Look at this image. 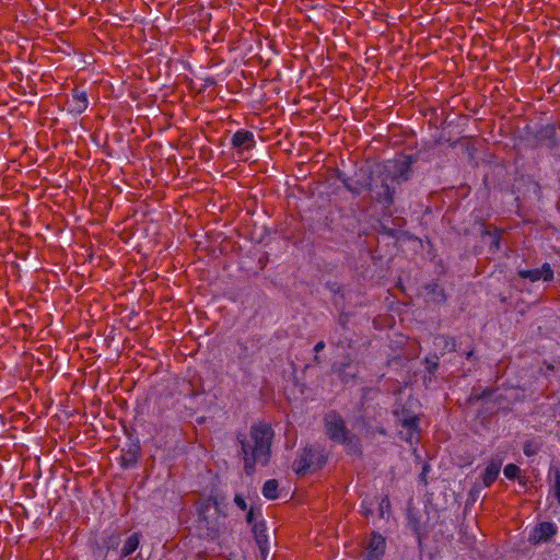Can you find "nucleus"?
Returning a JSON list of instances; mask_svg holds the SVG:
<instances>
[{
    "mask_svg": "<svg viewBox=\"0 0 560 560\" xmlns=\"http://www.w3.org/2000/svg\"><path fill=\"white\" fill-rule=\"evenodd\" d=\"M272 436L273 431L269 424L258 423L252 427L249 440L241 441L247 474H252L256 465L269 462Z\"/></svg>",
    "mask_w": 560,
    "mask_h": 560,
    "instance_id": "f257e3e1",
    "label": "nucleus"
},
{
    "mask_svg": "<svg viewBox=\"0 0 560 560\" xmlns=\"http://www.w3.org/2000/svg\"><path fill=\"white\" fill-rule=\"evenodd\" d=\"M412 160L409 155H400L394 160H388L382 166L380 172L383 176L382 183L385 189V195L392 200L393 192L390 186L400 184L406 180L411 171Z\"/></svg>",
    "mask_w": 560,
    "mask_h": 560,
    "instance_id": "f03ea898",
    "label": "nucleus"
},
{
    "mask_svg": "<svg viewBox=\"0 0 560 560\" xmlns=\"http://www.w3.org/2000/svg\"><path fill=\"white\" fill-rule=\"evenodd\" d=\"M198 523L199 529H207L206 536L210 539H215L219 536L222 526L220 513V502L218 500L209 499L198 506Z\"/></svg>",
    "mask_w": 560,
    "mask_h": 560,
    "instance_id": "7ed1b4c3",
    "label": "nucleus"
},
{
    "mask_svg": "<svg viewBox=\"0 0 560 560\" xmlns=\"http://www.w3.org/2000/svg\"><path fill=\"white\" fill-rule=\"evenodd\" d=\"M325 427L329 438L336 442L347 445H355L352 438L349 436L343 420L336 412H329L325 417Z\"/></svg>",
    "mask_w": 560,
    "mask_h": 560,
    "instance_id": "20e7f679",
    "label": "nucleus"
},
{
    "mask_svg": "<svg viewBox=\"0 0 560 560\" xmlns=\"http://www.w3.org/2000/svg\"><path fill=\"white\" fill-rule=\"evenodd\" d=\"M386 551V539L380 533H373L361 560H382Z\"/></svg>",
    "mask_w": 560,
    "mask_h": 560,
    "instance_id": "39448f33",
    "label": "nucleus"
},
{
    "mask_svg": "<svg viewBox=\"0 0 560 560\" xmlns=\"http://www.w3.org/2000/svg\"><path fill=\"white\" fill-rule=\"evenodd\" d=\"M557 527L553 523L542 522L532 529L528 540L533 544L549 540L556 534Z\"/></svg>",
    "mask_w": 560,
    "mask_h": 560,
    "instance_id": "423d86ee",
    "label": "nucleus"
},
{
    "mask_svg": "<svg viewBox=\"0 0 560 560\" xmlns=\"http://www.w3.org/2000/svg\"><path fill=\"white\" fill-rule=\"evenodd\" d=\"M404 430L400 432L401 438L413 445L419 441V419L416 416L405 418L401 422Z\"/></svg>",
    "mask_w": 560,
    "mask_h": 560,
    "instance_id": "0eeeda50",
    "label": "nucleus"
},
{
    "mask_svg": "<svg viewBox=\"0 0 560 560\" xmlns=\"http://www.w3.org/2000/svg\"><path fill=\"white\" fill-rule=\"evenodd\" d=\"M518 273L522 278L529 279L532 282L549 281L553 278V271L549 264H544L540 268L520 270Z\"/></svg>",
    "mask_w": 560,
    "mask_h": 560,
    "instance_id": "6e6552de",
    "label": "nucleus"
},
{
    "mask_svg": "<svg viewBox=\"0 0 560 560\" xmlns=\"http://www.w3.org/2000/svg\"><path fill=\"white\" fill-rule=\"evenodd\" d=\"M89 106L88 95L84 91H74L68 102L69 112L75 115L82 114Z\"/></svg>",
    "mask_w": 560,
    "mask_h": 560,
    "instance_id": "1a4fd4ad",
    "label": "nucleus"
},
{
    "mask_svg": "<svg viewBox=\"0 0 560 560\" xmlns=\"http://www.w3.org/2000/svg\"><path fill=\"white\" fill-rule=\"evenodd\" d=\"M233 147L241 150H249L255 145V137L252 131L238 130L232 137Z\"/></svg>",
    "mask_w": 560,
    "mask_h": 560,
    "instance_id": "9d476101",
    "label": "nucleus"
},
{
    "mask_svg": "<svg viewBox=\"0 0 560 560\" xmlns=\"http://www.w3.org/2000/svg\"><path fill=\"white\" fill-rule=\"evenodd\" d=\"M253 532L262 557L268 555V535L264 523H254Z\"/></svg>",
    "mask_w": 560,
    "mask_h": 560,
    "instance_id": "9b49d317",
    "label": "nucleus"
},
{
    "mask_svg": "<svg viewBox=\"0 0 560 560\" xmlns=\"http://www.w3.org/2000/svg\"><path fill=\"white\" fill-rule=\"evenodd\" d=\"M501 469V465L499 463H490L483 472L482 481L488 487L490 486L498 477Z\"/></svg>",
    "mask_w": 560,
    "mask_h": 560,
    "instance_id": "f8f14e48",
    "label": "nucleus"
},
{
    "mask_svg": "<svg viewBox=\"0 0 560 560\" xmlns=\"http://www.w3.org/2000/svg\"><path fill=\"white\" fill-rule=\"evenodd\" d=\"M139 542H140V539H139L138 534L130 535L122 546L121 556L122 557L130 556L139 547Z\"/></svg>",
    "mask_w": 560,
    "mask_h": 560,
    "instance_id": "ddd939ff",
    "label": "nucleus"
},
{
    "mask_svg": "<svg viewBox=\"0 0 560 560\" xmlns=\"http://www.w3.org/2000/svg\"><path fill=\"white\" fill-rule=\"evenodd\" d=\"M262 494L268 500H275L278 498V481L269 479L264 483Z\"/></svg>",
    "mask_w": 560,
    "mask_h": 560,
    "instance_id": "4468645a",
    "label": "nucleus"
},
{
    "mask_svg": "<svg viewBox=\"0 0 560 560\" xmlns=\"http://www.w3.org/2000/svg\"><path fill=\"white\" fill-rule=\"evenodd\" d=\"M380 517L386 518L390 515V502L387 497L381 499L378 503Z\"/></svg>",
    "mask_w": 560,
    "mask_h": 560,
    "instance_id": "2eb2a0df",
    "label": "nucleus"
},
{
    "mask_svg": "<svg viewBox=\"0 0 560 560\" xmlns=\"http://www.w3.org/2000/svg\"><path fill=\"white\" fill-rule=\"evenodd\" d=\"M540 444L536 441H527L524 444L523 451L526 456H534L538 453Z\"/></svg>",
    "mask_w": 560,
    "mask_h": 560,
    "instance_id": "dca6fc26",
    "label": "nucleus"
},
{
    "mask_svg": "<svg viewBox=\"0 0 560 560\" xmlns=\"http://www.w3.org/2000/svg\"><path fill=\"white\" fill-rule=\"evenodd\" d=\"M503 472L508 479H515L520 474V468L514 464H509L505 466Z\"/></svg>",
    "mask_w": 560,
    "mask_h": 560,
    "instance_id": "f3484780",
    "label": "nucleus"
},
{
    "mask_svg": "<svg viewBox=\"0 0 560 560\" xmlns=\"http://www.w3.org/2000/svg\"><path fill=\"white\" fill-rule=\"evenodd\" d=\"M553 494L558 499V502L560 503V474L558 471L556 472L555 476Z\"/></svg>",
    "mask_w": 560,
    "mask_h": 560,
    "instance_id": "a211bd4d",
    "label": "nucleus"
},
{
    "mask_svg": "<svg viewBox=\"0 0 560 560\" xmlns=\"http://www.w3.org/2000/svg\"><path fill=\"white\" fill-rule=\"evenodd\" d=\"M234 502L241 510H246L247 504L243 495L235 494Z\"/></svg>",
    "mask_w": 560,
    "mask_h": 560,
    "instance_id": "6ab92c4d",
    "label": "nucleus"
},
{
    "mask_svg": "<svg viewBox=\"0 0 560 560\" xmlns=\"http://www.w3.org/2000/svg\"><path fill=\"white\" fill-rule=\"evenodd\" d=\"M255 517H256L255 510H254V508H250L249 511L246 514V521L249 524H253L255 522Z\"/></svg>",
    "mask_w": 560,
    "mask_h": 560,
    "instance_id": "aec40b11",
    "label": "nucleus"
},
{
    "mask_svg": "<svg viewBox=\"0 0 560 560\" xmlns=\"http://www.w3.org/2000/svg\"><path fill=\"white\" fill-rule=\"evenodd\" d=\"M361 508L364 515L368 516L372 513L371 506H369L365 501L362 502Z\"/></svg>",
    "mask_w": 560,
    "mask_h": 560,
    "instance_id": "412c9836",
    "label": "nucleus"
},
{
    "mask_svg": "<svg viewBox=\"0 0 560 560\" xmlns=\"http://www.w3.org/2000/svg\"><path fill=\"white\" fill-rule=\"evenodd\" d=\"M343 182H345L346 187H347L350 191H352V192H354V194H359V192H360V188H359V187H355V186L351 185V184H350L349 182H347V180H343Z\"/></svg>",
    "mask_w": 560,
    "mask_h": 560,
    "instance_id": "4be33fe9",
    "label": "nucleus"
},
{
    "mask_svg": "<svg viewBox=\"0 0 560 560\" xmlns=\"http://www.w3.org/2000/svg\"><path fill=\"white\" fill-rule=\"evenodd\" d=\"M324 347H325V343H324L323 341H319V342H317V343L315 345V347H314V351H315V352H319L320 350H323V349H324Z\"/></svg>",
    "mask_w": 560,
    "mask_h": 560,
    "instance_id": "5701e85b",
    "label": "nucleus"
},
{
    "mask_svg": "<svg viewBox=\"0 0 560 560\" xmlns=\"http://www.w3.org/2000/svg\"><path fill=\"white\" fill-rule=\"evenodd\" d=\"M427 474H428V467H427V466H424V467H423V470H422V472H421V476H420V478H421V480H422L423 482H425V476H427Z\"/></svg>",
    "mask_w": 560,
    "mask_h": 560,
    "instance_id": "b1692460",
    "label": "nucleus"
},
{
    "mask_svg": "<svg viewBox=\"0 0 560 560\" xmlns=\"http://www.w3.org/2000/svg\"><path fill=\"white\" fill-rule=\"evenodd\" d=\"M494 246H495V248H498V247H499V242H498V240H495V242H494Z\"/></svg>",
    "mask_w": 560,
    "mask_h": 560,
    "instance_id": "393cba45",
    "label": "nucleus"
},
{
    "mask_svg": "<svg viewBox=\"0 0 560 560\" xmlns=\"http://www.w3.org/2000/svg\"><path fill=\"white\" fill-rule=\"evenodd\" d=\"M483 397H485V398H488V397H490V395H489L488 393H485V394H483Z\"/></svg>",
    "mask_w": 560,
    "mask_h": 560,
    "instance_id": "a878e982",
    "label": "nucleus"
}]
</instances>
